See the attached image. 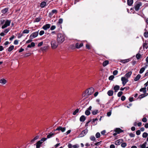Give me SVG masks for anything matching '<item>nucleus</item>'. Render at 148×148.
<instances>
[{
    "label": "nucleus",
    "mask_w": 148,
    "mask_h": 148,
    "mask_svg": "<svg viewBox=\"0 0 148 148\" xmlns=\"http://www.w3.org/2000/svg\"><path fill=\"white\" fill-rule=\"evenodd\" d=\"M109 63V62L108 60H106L104 61L103 63V66H105L107 65Z\"/></svg>",
    "instance_id": "obj_33"
},
{
    "label": "nucleus",
    "mask_w": 148,
    "mask_h": 148,
    "mask_svg": "<svg viewBox=\"0 0 148 148\" xmlns=\"http://www.w3.org/2000/svg\"><path fill=\"white\" fill-rule=\"evenodd\" d=\"M125 99V97L124 96H122L121 97V99L122 101H124Z\"/></svg>",
    "instance_id": "obj_58"
},
{
    "label": "nucleus",
    "mask_w": 148,
    "mask_h": 148,
    "mask_svg": "<svg viewBox=\"0 0 148 148\" xmlns=\"http://www.w3.org/2000/svg\"><path fill=\"white\" fill-rule=\"evenodd\" d=\"M123 93V92L122 91L119 92L117 94L118 96V97H120L122 95Z\"/></svg>",
    "instance_id": "obj_46"
},
{
    "label": "nucleus",
    "mask_w": 148,
    "mask_h": 148,
    "mask_svg": "<svg viewBox=\"0 0 148 148\" xmlns=\"http://www.w3.org/2000/svg\"><path fill=\"white\" fill-rule=\"evenodd\" d=\"M115 144L116 145H119L120 144V142L119 140H117L115 142Z\"/></svg>",
    "instance_id": "obj_56"
},
{
    "label": "nucleus",
    "mask_w": 148,
    "mask_h": 148,
    "mask_svg": "<svg viewBox=\"0 0 148 148\" xmlns=\"http://www.w3.org/2000/svg\"><path fill=\"white\" fill-rule=\"evenodd\" d=\"M83 45V43H81L80 44H79L78 43H77L75 44V48L77 49H79L81 47H82Z\"/></svg>",
    "instance_id": "obj_13"
},
{
    "label": "nucleus",
    "mask_w": 148,
    "mask_h": 148,
    "mask_svg": "<svg viewBox=\"0 0 148 148\" xmlns=\"http://www.w3.org/2000/svg\"><path fill=\"white\" fill-rule=\"evenodd\" d=\"M88 130L87 129H86L83 131L79 135L78 137H82L84 136L88 133Z\"/></svg>",
    "instance_id": "obj_6"
},
{
    "label": "nucleus",
    "mask_w": 148,
    "mask_h": 148,
    "mask_svg": "<svg viewBox=\"0 0 148 148\" xmlns=\"http://www.w3.org/2000/svg\"><path fill=\"white\" fill-rule=\"evenodd\" d=\"M127 146V144L125 143H123L121 144V146L123 148Z\"/></svg>",
    "instance_id": "obj_43"
},
{
    "label": "nucleus",
    "mask_w": 148,
    "mask_h": 148,
    "mask_svg": "<svg viewBox=\"0 0 148 148\" xmlns=\"http://www.w3.org/2000/svg\"><path fill=\"white\" fill-rule=\"evenodd\" d=\"M47 140V138H41L40 140L39 141L41 143H42L44 141H46Z\"/></svg>",
    "instance_id": "obj_36"
},
{
    "label": "nucleus",
    "mask_w": 148,
    "mask_h": 148,
    "mask_svg": "<svg viewBox=\"0 0 148 148\" xmlns=\"http://www.w3.org/2000/svg\"><path fill=\"white\" fill-rule=\"evenodd\" d=\"M44 33V31L43 30L41 31L39 33V35L40 36H42L43 35Z\"/></svg>",
    "instance_id": "obj_55"
},
{
    "label": "nucleus",
    "mask_w": 148,
    "mask_h": 148,
    "mask_svg": "<svg viewBox=\"0 0 148 148\" xmlns=\"http://www.w3.org/2000/svg\"><path fill=\"white\" fill-rule=\"evenodd\" d=\"M99 112V111L98 110H93L92 112V114L93 115H96Z\"/></svg>",
    "instance_id": "obj_31"
},
{
    "label": "nucleus",
    "mask_w": 148,
    "mask_h": 148,
    "mask_svg": "<svg viewBox=\"0 0 148 148\" xmlns=\"http://www.w3.org/2000/svg\"><path fill=\"white\" fill-rule=\"evenodd\" d=\"M141 56V55L140 54L137 53V54H136V57L137 59L139 60Z\"/></svg>",
    "instance_id": "obj_38"
},
{
    "label": "nucleus",
    "mask_w": 148,
    "mask_h": 148,
    "mask_svg": "<svg viewBox=\"0 0 148 148\" xmlns=\"http://www.w3.org/2000/svg\"><path fill=\"white\" fill-rule=\"evenodd\" d=\"M115 147L114 145L113 144H111L110 146V148H115Z\"/></svg>",
    "instance_id": "obj_64"
},
{
    "label": "nucleus",
    "mask_w": 148,
    "mask_h": 148,
    "mask_svg": "<svg viewBox=\"0 0 148 148\" xmlns=\"http://www.w3.org/2000/svg\"><path fill=\"white\" fill-rule=\"evenodd\" d=\"M49 48V46H46L44 47H42L40 50L42 51H46L47 50H48Z\"/></svg>",
    "instance_id": "obj_15"
},
{
    "label": "nucleus",
    "mask_w": 148,
    "mask_h": 148,
    "mask_svg": "<svg viewBox=\"0 0 148 148\" xmlns=\"http://www.w3.org/2000/svg\"><path fill=\"white\" fill-rule=\"evenodd\" d=\"M42 144L41 143L38 141L36 144V148H39L40 147Z\"/></svg>",
    "instance_id": "obj_26"
},
{
    "label": "nucleus",
    "mask_w": 148,
    "mask_h": 148,
    "mask_svg": "<svg viewBox=\"0 0 148 148\" xmlns=\"http://www.w3.org/2000/svg\"><path fill=\"white\" fill-rule=\"evenodd\" d=\"M79 111V109H77L76 110L73 112V114L74 115H75Z\"/></svg>",
    "instance_id": "obj_42"
},
{
    "label": "nucleus",
    "mask_w": 148,
    "mask_h": 148,
    "mask_svg": "<svg viewBox=\"0 0 148 148\" xmlns=\"http://www.w3.org/2000/svg\"><path fill=\"white\" fill-rule=\"evenodd\" d=\"M130 60H131L130 59H128L123 60L122 61V62L123 63H126L128 62H129L130 61Z\"/></svg>",
    "instance_id": "obj_35"
},
{
    "label": "nucleus",
    "mask_w": 148,
    "mask_h": 148,
    "mask_svg": "<svg viewBox=\"0 0 148 148\" xmlns=\"http://www.w3.org/2000/svg\"><path fill=\"white\" fill-rule=\"evenodd\" d=\"M38 138V136H36L35 137H34L33 139H32L31 141V142H33L36 140Z\"/></svg>",
    "instance_id": "obj_45"
},
{
    "label": "nucleus",
    "mask_w": 148,
    "mask_h": 148,
    "mask_svg": "<svg viewBox=\"0 0 148 148\" xmlns=\"http://www.w3.org/2000/svg\"><path fill=\"white\" fill-rule=\"evenodd\" d=\"M94 91V88L91 87L86 90V92L88 95H92Z\"/></svg>",
    "instance_id": "obj_5"
},
{
    "label": "nucleus",
    "mask_w": 148,
    "mask_h": 148,
    "mask_svg": "<svg viewBox=\"0 0 148 148\" xmlns=\"http://www.w3.org/2000/svg\"><path fill=\"white\" fill-rule=\"evenodd\" d=\"M79 146L77 145H73V146H72V148L73 147V148H78Z\"/></svg>",
    "instance_id": "obj_60"
},
{
    "label": "nucleus",
    "mask_w": 148,
    "mask_h": 148,
    "mask_svg": "<svg viewBox=\"0 0 148 148\" xmlns=\"http://www.w3.org/2000/svg\"><path fill=\"white\" fill-rule=\"evenodd\" d=\"M142 3L140 1L136 2L134 4V8L136 11H138L140 8V7L142 6Z\"/></svg>",
    "instance_id": "obj_2"
},
{
    "label": "nucleus",
    "mask_w": 148,
    "mask_h": 148,
    "mask_svg": "<svg viewBox=\"0 0 148 148\" xmlns=\"http://www.w3.org/2000/svg\"><path fill=\"white\" fill-rule=\"evenodd\" d=\"M35 46V43L34 42H32L30 44H29L27 46V47L28 48H31L34 47Z\"/></svg>",
    "instance_id": "obj_25"
},
{
    "label": "nucleus",
    "mask_w": 148,
    "mask_h": 148,
    "mask_svg": "<svg viewBox=\"0 0 148 148\" xmlns=\"http://www.w3.org/2000/svg\"><path fill=\"white\" fill-rule=\"evenodd\" d=\"M141 75L140 74H138L137 75L136 77L134 79V80L135 81H138L140 78Z\"/></svg>",
    "instance_id": "obj_24"
},
{
    "label": "nucleus",
    "mask_w": 148,
    "mask_h": 148,
    "mask_svg": "<svg viewBox=\"0 0 148 148\" xmlns=\"http://www.w3.org/2000/svg\"><path fill=\"white\" fill-rule=\"evenodd\" d=\"M133 0H127V2L128 5L129 6H131L133 4Z\"/></svg>",
    "instance_id": "obj_27"
},
{
    "label": "nucleus",
    "mask_w": 148,
    "mask_h": 148,
    "mask_svg": "<svg viewBox=\"0 0 148 148\" xmlns=\"http://www.w3.org/2000/svg\"><path fill=\"white\" fill-rule=\"evenodd\" d=\"M147 64H146L144 67L141 68L139 71V73L140 74L142 73L145 70V69L147 67Z\"/></svg>",
    "instance_id": "obj_14"
},
{
    "label": "nucleus",
    "mask_w": 148,
    "mask_h": 148,
    "mask_svg": "<svg viewBox=\"0 0 148 148\" xmlns=\"http://www.w3.org/2000/svg\"><path fill=\"white\" fill-rule=\"evenodd\" d=\"M143 49H147L148 47V45L147 43L145 42L143 44Z\"/></svg>",
    "instance_id": "obj_29"
},
{
    "label": "nucleus",
    "mask_w": 148,
    "mask_h": 148,
    "mask_svg": "<svg viewBox=\"0 0 148 148\" xmlns=\"http://www.w3.org/2000/svg\"><path fill=\"white\" fill-rule=\"evenodd\" d=\"M96 137L98 138L100 137V134L99 132H97L95 135Z\"/></svg>",
    "instance_id": "obj_44"
},
{
    "label": "nucleus",
    "mask_w": 148,
    "mask_h": 148,
    "mask_svg": "<svg viewBox=\"0 0 148 148\" xmlns=\"http://www.w3.org/2000/svg\"><path fill=\"white\" fill-rule=\"evenodd\" d=\"M148 134L146 132H144L143 134V138H146L148 136Z\"/></svg>",
    "instance_id": "obj_40"
},
{
    "label": "nucleus",
    "mask_w": 148,
    "mask_h": 148,
    "mask_svg": "<svg viewBox=\"0 0 148 148\" xmlns=\"http://www.w3.org/2000/svg\"><path fill=\"white\" fill-rule=\"evenodd\" d=\"M114 76L113 75H111L109 77V80H112L114 78Z\"/></svg>",
    "instance_id": "obj_48"
},
{
    "label": "nucleus",
    "mask_w": 148,
    "mask_h": 148,
    "mask_svg": "<svg viewBox=\"0 0 148 148\" xmlns=\"http://www.w3.org/2000/svg\"><path fill=\"white\" fill-rule=\"evenodd\" d=\"M51 46L52 49H56L58 46V44L55 40H53L51 42Z\"/></svg>",
    "instance_id": "obj_3"
},
{
    "label": "nucleus",
    "mask_w": 148,
    "mask_h": 148,
    "mask_svg": "<svg viewBox=\"0 0 148 148\" xmlns=\"http://www.w3.org/2000/svg\"><path fill=\"white\" fill-rule=\"evenodd\" d=\"M113 91L112 90H109L107 92L108 95L110 96H112L113 94Z\"/></svg>",
    "instance_id": "obj_23"
},
{
    "label": "nucleus",
    "mask_w": 148,
    "mask_h": 148,
    "mask_svg": "<svg viewBox=\"0 0 148 148\" xmlns=\"http://www.w3.org/2000/svg\"><path fill=\"white\" fill-rule=\"evenodd\" d=\"M65 36L64 35L61 33H59L57 35V40L59 43H62L65 40Z\"/></svg>",
    "instance_id": "obj_1"
},
{
    "label": "nucleus",
    "mask_w": 148,
    "mask_h": 148,
    "mask_svg": "<svg viewBox=\"0 0 148 148\" xmlns=\"http://www.w3.org/2000/svg\"><path fill=\"white\" fill-rule=\"evenodd\" d=\"M10 30V29H9L8 28L7 29H6L4 31V33H7Z\"/></svg>",
    "instance_id": "obj_62"
},
{
    "label": "nucleus",
    "mask_w": 148,
    "mask_h": 148,
    "mask_svg": "<svg viewBox=\"0 0 148 148\" xmlns=\"http://www.w3.org/2000/svg\"><path fill=\"white\" fill-rule=\"evenodd\" d=\"M66 130V128L65 127H62L61 126H60L58 127L56 130H55V131L56 130H59L61 131L62 132H64Z\"/></svg>",
    "instance_id": "obj_9"
},
{
    "label": "nucleus",
    "mask_w": 148,
    "mask_h": 148,
    "mask_svg": "<svg viewBox=\"0 0 148 148\" xmlns=\"http://www.w3.org/2000/svg\"><path fill=\"white\" fill-rule=\"evenodd\" d=\"M121 81L122 82V84L123 86H125L128 81V79L124 77H121Z\"/></svg>",
    "instance_id": "obj_8"
},
{
    "label": "nucleus",
    "mask_w": 148,
    "mask_h": 148,
    "mask_svg": "<svg viewBox=\"0 0 148 148\" xmlns=\"http://www.w3.org/2000/svg\"><path fill=\"white\" fill-rule=\"evenodd\" d=\"M118 71L117 70H115L113 72V74L114 75H117Z\"/></svg>",
    "instance_id": "obj_50"
},
{
    "label": "nucleus",
    "mask_w": 148,
    "mask_h": 148,
    "mask_svg": "<svg viewBox=\"0 0 148 148\" xmlns=\"http://www.w3.org/2000/svg\"><path fill=\"white\" fill-rule=\"evenodd\" d=\"M29 30L27 29L24 30L23 32V34H28L29 33Z\"/></svg>",
    "instance_id": "obj_39"
},
{
    "label": "nucleus",
    "mask_w": 148,
    "mask_h": 148,
    "mask_svg": "<svg viewBox=\"0 0 148 148\" xmlns=\"http://www.w3.org/2000/svg\"><path fill=\"white\" fill-rule=\"evenodd\" d=\"M129 136L131 137H135V135L134 134L132 133H131L130 134Z\"/></svg>",
    "instance_id": "obj_57"
},
{
    "label": "nucleus",
    "mask_w": 148,
    "mask_h": 148,
    "mask_svg": "<svg viewBox=\"0 0 148 148\" xmlns=\"http://www.w3.org/2000/svg\"><path fill=\"white\" fill-rule=\"evenodd\" d=\"M86 119V117L84 115L82 116L80 118L79 120L81 122H84Z\"/></svg>",
    "instance_id": "obj_19"
},
{
    "label": "nucleus",
    "mask_w": 148,
    "mask_h": 148,
    "mask_svg": "<svg viewBox=\"0 0 148 148\" xmlns=\"http://www.w3.org/2000/svg\"><path fill=\"white\" fill-rule=\"evenodd\" d=\"M18 43V41L17 40H15L14 41V44L15 45H17Z\"/></svg>",
    "instance_id": "obj_63"
},
{
    "label": "nucleus",
    "mask_w": 148,
    "mask_h": 148,
    "mask_svg": "<svg viewBox=\"0 0 148 148\" xmlns=\"http://www.w3.org/2000/svg\"><path fill=\"white\" fill-rule=\"evenodd\" d=\"M147 145V143L145 142L142 145H140V147L141 148H145Z\"/></svg>",
    "instance_id": "obj_30"
},
{
    "label": "nucleus",
    "mask_w": 148,
    "mask_h": 148,
    "mask_svg": "<svg viewBox=\"0 0 148 148\" xmlns=\"http://www.w3.org/2000/svg\"><path fill=\"white\" fill-rule=\"evenodd\" d=\"M40 20V19L39 18H36L35 21L36 22H39Z\"/></svg>",
    "instance_id": "obj_61"
},
{
    "label": "nucleus",
    "mask_w": 148,
    "mask_h": 148,
    "mask_svg": "<svg viewBox=\"0 0 148 148\" xmlns=\"http://www.w3.org/2000/svg\"><path fill=\"white\" fill-rule=\"evenodd\" d=\"M56 27L55 25L52 26L50 28V30H53L56 29Z\"/></svg>",
    "instance_id": "obj_51"
},
{
    "label": "nucleus",
    "mask_w": 148,
    "mask_h": 148,
    "mask_svg": "<svg viewBox=\"0 0 148 148\" xmlns=\"http://www.w3.org/2000/svg\"><path fill=\"white\" fill-rule=\"evenodd\" d=\"M7 82V80L4 78L0 79V84L2 85H5Z\"/></svg>",
    "instance_id": "obj_10"
},
{
    "label": "nucleus",
    "mask_w": 148,
    "mask_h": 148,
    "mask_svg": "<svg viewBox=\"0 0 148 148\" xmlns=\"http://www.w3.org/2000/svg\"><path fill=\"white\" fill-rule=\"evenodd\" d=\"M43 44V42H39V43H38V47H40Z\"/></svg>",
    "instance_id": "obj_59"
},
{
    "label": "nucleus",
    "mask_w": 148,
    "mask_h": 148,
    "mask_svg": "<svg viewBox=\"0 0 148 148\" xmlns=\"http://www.w3.org/2000/svg\"><path fill=\"white\" fill-rule=\"evenodd\" d=\"M14 46L13 45H12L8 49V51L9 52H10L12 50L14 49Z\"/></svg>",
    "instance_id": "obj_32"
},
{
    "label": "nucleus",
    "mask_w": 148,
    "mask_h": 148,
    "mask_svg": "<svg viewBox=\"0 0 148 148\" xmlns=\"http://www.w3.org/2000/svg\"><path fill=\"white\" fill-rule=\"evenodd\" d=\"M46 5V3L45 1L42 2L40 4V7L41 8H44Z\"/></svg>",
    "instance_id": "obj_18"
},
{
    "label": "nucleus",
    "mask_w": 148,
    "mask_h": 148,
    "mask_svg": "<svg viewBox=\"0 0 148 148\" xmlns=\"http://www.w3.org/2000/svg\"><path fill=\"white\" fill-rule=\"evenodd\" d=\"M116 132H117L118 134H119L123 132V131L122 130L119 128H117L115 130Z\"/></svg>",
    "instance_id": "obj_17"
},
{
    "label": "nucleus",
    "mask_w": 148,
    "mask_h": 148,
    "mask_svg": "<svg viewBox=\"0 0 148 148\" xmlns=\"http://www.w3.org/2000/svg\"><path fill=\"white\" fill-rule=\"evenodd\" d=\"M132 74V72H129L128 73H126L125 75V76L127 78H129L130 77L131 75Z\"/></svg>",
    "instance_id": "obj_20"
},
{
    "label": "nucleus",
    "mask_w": 148,
    "mask_h": 148,
    "mask_svg": "<svg viewBox=\"0 0 148 148\" xmlns=\"http://www.w3.org/2000/svg\"><path fill=\"white\" fill-rule=\"evenodd\" d=\"M146 96H147V95H146L145 93H144L139 95L138 98L140 99H142Z\"/></svg>",
    "instance_id": "obj_34"
},
{
    "label": "nucleus",
    "mask_w": 148,
    "mask_h": 148,
    "mask_svg": "<svg viewBox=\"0 0 148 148\" xmlns=\"http://www.w3.org/2000/svg\"><path fill=\"white\" fill-rule=\"evenodd\" d=\"M90 139L91 140L94 141L95 140V138L94 136H91L90 137Z\"/></svg>",
    "instance_id": "obj_47"
},
{
    "label": "nucleus",
    "mask_w": 148,
    "mask_h": 148,
    "mask_svg": "<svg viewBox=\"0 0 148 148\" xmlns=\"http://www.w3.org/2000/svg\"><path fill=\"white\" fill-rule=\"evenodd\" d=\"M63 20L62 18H60L58 21V23L60 24H62L63 22Z\"/></svg>",
    "instance_id": "obj_49"
},
{
    "label": "nucleus",
    "mask_w": 148,
    "mask_h": 148,
    "mask_svg": "<svg viewBox=\"0 0 148 148\" xmlns=\"http://www.w3.org/2000/svg\"><path fill=\"white\" fill-rule=\"evenodd\" d=\"M57 10H56L54 9L53 10H52L51 12H50L49 13V14L51 16H52L54 13H57Z\"/></svg>",
    "instance_id": "obj_22"
},
{
    "label": "nucleus",
    "mask_w": 148,
    "mask_h": 148,
    "mask_svg": "<svg viewBox=\"0 0 148 148\" xmlns=\"http://www.w3.org/2000/svg\"><path fill=\"white\" fill-rule=\"evenodd\" d=\"M140 92H142L144 93H145L146 92V88L145 87L144 88H142L140 90Z\"/></svg>",
    "instance_id": "obj_28"
},
{
    "label": "nucleus",
    "mask_w": 148,
    "mask_h": 148,
    "mask_svg": "<svg viewBox=\"0 0 148 148\" xmlns=\"http://www.w3.org/2000/svg\"><path fill=\"white\" fill-rule=\"evenodd\" d=\"M142 121L143 122L145 123L147 121V119L145 117H144L142 119Z\"/></svg>",
    "instance_id": "obj_53"
},
{
    "label": "nucleus",
    "mask_w": 148,
    "mask_h": 148,
    "mask_svg": "<svg viewBox=\"0 0 148 148\" xmlns=\"http://www.w3.org/2000/svg\"><path fill=\"white\" fill-rule=\"evenodd\" d=\"M92 107L90 106L88 109L85 111V114L86 115L88 116L90 114V111L91 110Z\"/></svg>",
    "instance_id": "obj_11"
},
{
    "label": "nucleus",
    "mask_w": 148,
    "mask_h": 148,
    "mask_svg": "<svg viewBox=\"0 0 148 148\" xmlns=\"http://www.w3.org/2000/svg\"><path fill=\"white\" fill-rule=\"evenodd\" d=\"M120 87L119 85H116L114 87V89L115 92H116L119 89Z\"/></svg>",
    "instance_id": "obj_21"
},
{
    "label": "nucleus",
    "mask_w": 148,
    "mask_h": 148,
    "mask_svg": "<svg viewBox=\"0 0 148 148\" xmlns=\"http://www.w3.org/2000/svg\"><path fill=\"white\" fill-rule=\"evenodd\" d=\"M8 9L7 8H5L2 10L1 11V12L3 13H5L8 11Z\"/></svg>",
    "instance_id": "obj_37"
},
{
    "label": "nucleus",
    "mask_w": 148,
    "mask_h": 148,
    "mask_svg": "<svg viewBox=\"0 0 148 148\" xmlns=\"http://www.w3.org/2000/svg\"><path fill=\"white\" fill-rule=\"evenodd\" d=\"M144 36L146 38H148V32H146L144 34Z\"/></svg>",
    "instance_id": "obj_41"
},
{
    "label": "nucleus",
    "mask_w": 148,
    "mask_h": 148,
    "mask_svg": "<svg viewBox=\"0 0 148 148\" xmlns=\"http://www.w3.org/2000/svg\"><path fill=\"white\" fill-rule=\"evenodd\" d=\"M38 32H34L33 33L31 34L29 36L30 39H32L36 38L38 36Z\"/></svg>",
    "instance_id": "obj_7"
},
{
    "label": "nucleus",
    "mask_w": 148,
    "mask_h": 148,
    "mask_svg": "<svg viewBox=\"0 0 148 148\" xmlns=\"http://www.w3.org/2000/svg\"><path fill=\"white\" fill-rule=\"evenodd\" d=\"M75 48V46L73 45H71L70 46V48L71 49H74Z\"/></svg>",
    "instance_id": "obj_52"
},
{
    "label": "nucleus",
    "mask_w": 148,
    "mask_h": 148,
    "mask_svg": "<svg viewBox=\"0 0 148 148\" xmlns=\"http://www.w3.org/2000/svg\"><path fill=\"white\" fill-rule=\"evenodd\" d=\"M136 135H140V130H138L136 132Z\"/></svg>",
    "instance_id": "obj_54"
},
{
    "label": "nucleus",
    "mask_w": 148,
    "mask_h": 148,
    "mask_svg": "<svg viewBox=\"0 0 148 148\" xmlns=\"http://www.w3.org/2000/svg\"><path fill=\"white\" fill-rule=\"evenodd\" d=\"M50 27V25L49 24H47L44 25L42 27V28L45 30H46L49 29Z\"/></svg>",
    "instance_id": "obj_12"
},
{
    "label": "nucleus",
    "mask_w": 148,
    "mask_h": 148,
    "mask_svg": "<svg viewBox=\"0 0 148 148\" xmlns=\"http://www.w3.org/2000/svg\"><path fill=\"white\" fill-rule=\"evenodd\" d=\"M11 20H7L5 21V24L3 25H2L1 27V28L3 29H4L8 26H9L10 25V24L11 22Z\"/></svg>",
    "instance_id": "obj_4"
},
{
    "label": "nucleus",
    "mask_w": 148,
    "mask_h": 148,
    "mask_svg": "<svg viewBox=\"0 0 148 148\" xmlns=\"http://www.w3.org/2000/svg\"><path fill=\"white\" fill-rule=\"evenodd\" d=\"M55 134L54 132L53 133L51 132L47 136V138H49L53 136Z\"/></svg>",
    "instance_id": "obj_16"
}]
</instances>
